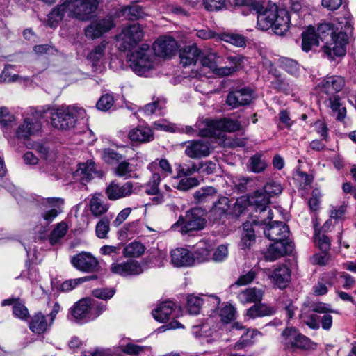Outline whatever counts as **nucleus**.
<instances>
[{
	"label": "nucleus",
	"instance_id": "obj_1",
	"mask_svg": "<svg viewBox=\"0 0 356 356\" xmlns=\"http://www.w3.org/2000/svg\"><path fill=\"white\" fill-rule=\"evenodd\" d=\"M266 224L264 235L269 240L274 241L265 254L266 259L273 261L282 256L292 253L293 244L288 240L290 234L289 226L282 221H272Z\"/></svg>",
	"mask_w": 356,
	"mask_h": 356
},
{
	"label": "nucleus",
	"instance_id": "obj_2",
	"mask_svg": "<svg viewBox=\"0 0 356 356\" xmlns=\"http://www.w3.org/2000/svg\"><path fill=\"white\" fill-rule=\"evenodd\" d=\"M331 23L318 25L316 33L318 39L324 42L323 52L328 58L333 60L335 56H343L346 52L349 37L342 30L338 31Z\"/></svg>",
	"mask_w": 356,
	"mask_h": 356
},
{
	"label": "nucleus",
	"instance_id": "obj_3",
	"mask_svg": "<svg viewBox=\"0 0 356 356\" xmlns=\"http://www.w3.org/2000/svg\"><path fill=\"white\" fill-rule=\"evenodd\" d=\"M207 211L200 207H195L186 211L184 216H180L178 220L172 225V229L180 227L182 234H190L193 232L204 228Z\"/></svg>",
	"mask_w": 356,
	"mask_h": 356
},
{
	"label": "nucleus",
	"instance_id": "obj_4",
	"mask_svg": "<svg viewBox=\"0 0 356 356\" xmlns=\"http://www.w3.org/2000/svg\"><path fill=\"white\" fill-rule=\"evenodd\" d=\"M85 111L75 106H61L50 111L51 123L58 129H69L75 126L78 118L82 117Z\"/></svg>",
	"mask_w": 356,
	"mask_h": 356
},
{
	"label": "nucleus",
	"instance_id": "obj_5",
	"mask_svg": "<svg viewBox=\"0 0 356 356\" xmlns=\"http://www.w3.org/2000/svg\"><path fill=\"white\" fill-rule=\"evenodd\" d=\"M248 204L254 207L255 218L253 220L256 225H265L267 220H272L273 213L269 209L270 198L264 191V190H258L253 193L252 195L248 197Z\"/></svg>",
	"mask_w": 356,
	"mask_h": 356
},
{
	"label": "nucleus",
	"instance_id": "obj_6",
	"mask_svg": "<svg viewBox=\"0 0 356 356\" xmlns=\"http://www.w3.org/2000/svg\"><path fill=\"white\" fill-rule=\"evenodd\" d=\"M144 31L138 23L129 24L124 27L116 36L118 49L121 51H131L143 40Z\"/></svg>",
	"mask_w": 356,
	"mask_h": 356
},
{
	"label": "nucleus",
	"instance_id": "obj_7",
	"mask_svg": "<svg viewBox=\"0 0 356 356\" xmlns=\"http://www.w3.org/2000/svg\"><path fill=\"white\" fill-rule=\"evenodd\" d=\"M236 6H245L250 8V10L255 11L257 14V26L262 31L273 29V22L275 17L274 10H264L260 0H234Z\"/></svg>",
	"mask_w": 356,
	"mask_h": 356
},
{
	"label": "nucleus",
	"instance_id": "obj_8",
	"mask_svg": "<svg viewBox=\"0 0 356 356\" xmlns=\"http://www.w3.org/2000/svg\"><path fill=\"white\" fill-rule=\"evenodd\" d=\"M101 0H66L70 15L81 21L89 20L96 12Z\"/></svg>",
	"mask_w": 356,
	"mask_h": 356
},
{
	"label": "nucleus",
	"instance_id": "obj_9",
	"mask_svg": "<svg viewBox=\"0 0 356 356\" xmlns=\"http://www.w3.org/2000/svg\"><path fill=\"white\" fill-rule=\"evenodd\" d=\"M152 58V50L148 47H142L132 53L131 67L138 75H145L153 67Z\"/></svg>",
	"mask_w": 356,
	"mask_h": 356
},
{
	"label": "nucleus",
	"instance_id": "obj_10",
	"mask_svg": "<svg viewBox=\"0 0 356 356\" xmlns=\"http://www.w3.org/2000/svg\"><path fill=\"white\" fill-rule=\"evenodd\" d=\"M282 343L286 348L308 350L312 348V341L295 327H286L282 332Z\"/></svg>",
	"mask_w": 356,
	"mask_h": 356
},
{
	"label": "nucleus",
	"instance_id": "obj_11",
	"mask_svg": "<svg viewBox=\"0 0 356 356\" xmlns=\"http://www.w3.org/2000/svg\"><path fill=\"white\" fill-rule=\"evenodd\" d=\"M71 264L79 271L88 273H95L101 269L97 259L88 252H81L73 256Z\"/></svg>",
	"mask_w": 356,
	"mask_h": 356
},
{
	"label": "nucleus",
	"instance_id": "obj_12",
	"mask_svg": "<svg viewBox=\"0 0 356 356\" xmlns=\"http://www.w3.org/2000/svg\"><path fill=\"white\" fill-rule=\"evenodd\" d=\"M115 25L114 18L111 15L99 17L85 29V35L92 40L98 38L111 30Z\"/></svg>",
	"mask_w": 356,
	"mask_h": 356
},
{
	"label": "nucleus",
	"instance_id": "obj_13",
	"mask_svg": "<svg viewBox=\"0 0 356 356\" xmlns=\"http://www.w3.org/2000/svg\"><path fill=\"white\" fill-rule=\"evenodd\" d=\"M253 91L245 87L230 91L226 99V104L231 108L250 104L252 99Z\"/></svg>",
	"mask_w": 356,
	"mask_h": 356
},
{
	"label": "nucleus",
	"instance_id": "obj_14",
	"mask_svg": "<svg viewBox=\"0 0 356 356\" xmlns=\"http://www.w3.org/2000/svg\"><path fill=\"white\" fill-rule=\"evenodd\" d=\"M134 185L131 181H127L120 186L117 182L113 181L106 187L105 193L108 200L115 201L127 196L133 193Z\"/></svg>",
	"mask_w": 356,
	"mask_h": 356
},
{
	"label": "nucleus",
	"instance_id": "obj_15",
	"mask_svg": "<svg viewBox=\"0 0 356 356\" xmlns=\"http://www.w3.org/2000/svg\"><path fill=\"white\" fill-rule=\"evenodd\" d=\"M111 271L123 277L137 275L143 272L141 265L136 261L130 260L122 263H113Z\"/></svg>",
	"mask_w": 356,
	"mask_h": 356
},
{
	"label": "nucleus",
	"instance_id": "obj_16",
	"mask_svg": "<svg viewBox=\"0 0 356 356\" xmlns=\"http://www.w3.org/2000/svg\"><path fill=\"white\" fill-rule=\"evenodd\" d=\"M177 48V42L172 37H163L157 39L153 44L154 54L161 58L172 56Z\"/></svg>",
	"mask_w": 356,
	"mask_h": 356
},
{
	"label": "nucleus",
	"instance_id": "obj_17",
	"mask_svg": "<svg viewBox=\"0 0 356 356\" xmlns=\"http://www.w3.org/2000/svg\"><path fill=\"white\" fill-rule=\"evenodd\" d=\"M70 312L76 321L87 322L91 320L90 298H83L79 300L70 308Z\"/></svg>",
	"mask_w": 356,
	"mask_h": 356
},
{
	"label": "nucleus",
	"instance_id": "obj_18",
	"mask_svg": "<svg viewBox=\"0 0 356 356\" xmlns=\"http://www.w3.org/2000/svg\"><path fill=\"white\" fill-rule=\"evenodd\" d=\"M75 176L79 177L82 183L88 182L95 177H102L103 172L96 169L95 163L88 161L86 163H80L75 172Z\"/></svg>",
	"mask_w": 356,
	"mask_h": 356
},
{
	"label": "nucleus",
	"instance_id": "obj_19",
	"mask_svg": "<svg viewBox=\"0 0 356 356\" xmlns=\"http://www.w3.org/2000/svg\"><path fill=\"white\" fill-rule=\"evenodd\" d=\"M42 128L41 123L33 118H27L24 120L16 132L17 136L20 139H27L30 136L36 135Z\"/></svg>",
	"mask_w": 356,
	"mask_h": 356
},
{
	"label": "nucleus",
	"instance_id": "obj_20",
	"mask_svg": "<svg viewBox=\"0 0 356 356\" xmlns=\"http://www.w3.org/2000/svg\"><path fill=\"white\" fill-rule=\"evenodd\" d=\"M170 257L172 264L176 267L190 266L194 263V255L183 248L172 250Z\"/></svg>",
	"mask_w": 356,
	"mask_h": 356
},
{
	"label": "nucleus",
	"instance_id": "obj_21",
	"mask_svg": "<svg viewBox=\"0 0 356 356\" xmlns=\"http://www.w3.org/2000/svg\"><path fill=\"white\" fill-rule=\"evenodd\" d=\"M185 154L191 159H201L210 154L209 144L201 140L189 142L185 149Z\"/></svg>",
	"mask_w": 356,
	"mask_h": 356
},
{
	"label": "nucleus",
	"instance_id": "obj_22",
	"mask_svg": "<svg viewBox=\"0 0 356 356\" xmlns=\"http://www.w3.org/2000/svg\"><path fill=\"white\" fill-rule=\"evenodd\" d=\"M273 31L277 35H284L289 29L290 15L285 10L275 8Z\"/></svg>",
	"mask_w": 356,
	"mask_h": 356
},
{
	"label": "nucleus",
	"instance_id": "obj_23",
	"mask_svg": "<svg viewBox=\"0 0 356 356\" xmlns=\"http://www.w3.org/2000/svg\"><path fill=\"white\" fill-rule=\"evenodd\" d=\"M128 137L131 141L139 143H149L154 138L152 129L149 127L143 125H140L131 129Z\"/></svg>",
	"mask_w": 356,
	"mask_h": 356
},
{
	"label": "nucleus",
	"instance_id": "obj_24",
	"mask_svg": "<svg viewBox=\"0 0 356 356\" xmlns=\"http://www.w3.org/2000/svg\"><path fill=\"white\" fill-rule=\"evenodd\" d=\"M344 85L345 81L340 76H327L321 81L322 91L332 96L341 91Z\"/></svg>",
	"mask_w": 356,
	"mask_h": 356
},
{
	"label": "nucleus",
	"instance_id": "obj_25",
	"mask_svg": "<svg viewBox=\"0 0 356 356\" xmlns=\"http://www.w3.org/2000/svg\"><path fill=\"white\" fill-rule=\"evenodd\" d=\"M312 311L317 314H324L320 322L322 328L325 330H329L332 325V316L330 314L339 313L337 311L332 309L330 305L323 302L314 305L312 307Z\"/></svg>",
	"mask_w": 356,
	"mask_h": 356
},
{
	"label": "nucleus",
	"instance_id": "obj_26",
	"mask_svg": "<svg viewBox=\"0 0 356 356\" xmlns=\"http://www.w3.org/2000/svg\"><path fill=\"white\" fill-rule=\"evenodd\" d=\"M200 50L196 44L186 46L179 51L180 63L183 67L195 65L200 56Z\"/></svg>",
	"mask_w": 356,
	"mask_h": 356
},
{
	"label": "nucleus",
	"instance_id": "obj_27",
	"mask_svg": "<svg viewBox=\"0 0 356 356\" xmlns=\"http://www.w3.org/2000/svg\"><path fill=\"white\" fill-rule=\"evenodd\" d=\"M270 278L275 285L283 289L291 280V270L286 265H279L273 270Z\"/></svg>",
	"mask_w": 356,
	"mask_h": 356
},
{
	"label": "nucleus",
	"instance_id": "obj_28",
	"mask_svg": "<svg viewBox=\"0 0 356 356\" xmlns=\"http://www.w3.org/2000/svg\"><path fill=\"white\" fill-rule=\"evenodd\" d=\"M254 222H245L242 225V233L239 246L243 250L249 249L255 243V231L253 228ZM255 225H257L255 224Z\"/></svg>",
	"mask_w": 356,
	"mask_h": 356
},
{
	"label": "nucleus",
	"instance_id": "obj_29",
	"mask_svg": "<svg viewBox=\"0 0 356 356\" xmlns=\"http://www.w3.org/2000/svg\"><path fill=\"white\" fill-rule=\"evenodd\" d=\"M175 307V304L172 301L163 302L152 311V315L157 321L163 323L170 318Z\"/></svg>",
	"mask_w": 356,
	"mask_h": 356
},
{
	"label": "nucleus",
	"instance_id": "obj_30",
	"mask_svg": "<svg viewBox=\"0 0 356 356\" xmlns=\"http://www.w3.org/2000/svg\"><path fill=\"white\" fill-rule=\"evenodd\" d=\"M276 312V309L264 303H256L250 307L246 312V315L251 318L262 317L266 316H272Z\"/></svg>",
	"mask_w": 356,
	"mask_h": 356
},
{
	"label": "nucleus",
	"instance_id": "obj_31",
	"mask_svg": "<svg viewBox=\"0 0 356 356\" xmlns=\"http://www.w3.org/2000/svg\"><path fill=\"white\" fill-rule=\"evenodd\" d=\"M319 39L313 26H309L302 33V49L309 52L312 47L318 46Z\"/></svg>",
	"mask_w": 356,
	"mask_h": 356
},
{
	"label": "nucleus",
	"instance_id": "obj_32",
	"mask_svg": "<svg viewBox=\"0 0 356 356\" xmlns=\"http://www.w3.org/2000/svg\"><path fill=\"white\" fill-rule=\"evenodd\" d=\"M264 291L255 287L248 288L241 291L238 298L243 304L260 302L263 298Z\"/></svg>",
	"mask_w": 356,
	"mask_h": 356
},
{
	"label": "nucleus",
	"instance_id": "obj_33",
	"mask_svg": "<svg viewBox=\"0 0 356 356\" xmlns=\"http://www.w3.org/2000/svg\"><path fill=\"white\" fill-rule=\"evenodd\" d=\"M217 194V190L213 186L202 187L193 194V201L195 204H204L213 199Z\"/></svg>",
	"mask_w": 356,
	"mask_h": 356
},
{
	"label": "nucleus",
	"instance_id": "obj_34",
	"mask_svg": "<svg viewBox=\"0 0 356 356\" xmlns=\"http://www.w3.org/2000/svg\"><path fill=\"white\" fill-rule=\"evenodd\" d=\"M108 209L109 204L102 199L100 194L94 195L90 200V211L95 217L104 215Z\"/></svg>",
	"mask_w": 356,
	"mask_h": 356
},
{
	"label": "nucleus",
	"instance_id": "obj_35",
	"mask_svg": "<svg viewBox=\"0 0 356 356\" xmlns=\"http://www.w3.org/2000/svg\"><path fill=\"white\" fill-rule=\"evenodd\" d=\"M49 326L50 325L47 322L45 316L41 312L33 315L29 322V329L33 332L38 334L46 332Z\"/></svg>",
	"mask_w": 356,
	"mask_h": 356
},
{
	"label": "nucleus",
	"instance_id": "obj_36",
	"mask_svg": "<svg viewBox=\"0 0 356 356\" xmlns=\"http://www.w3.org/2000/svg\"><path fill=\"white\" fill-rule=\"evenodd\" d=\"M329 105L338 121H343L346 115V108L340 103L338 96L334 95L329 98Z\"/></svg>",
	"mask_w": 356,
	"mask_h": 356
},
{
	"label": "nucleus",
	"instance_id": "obj_37",
	"mask_svg": "<svg viewBox=\"0 0 356 356\" xmlns=\"http://www.w3.org/2000/svg\"><path fill=\"white\" fill-rule=\"evenodd\" d=\"M67 9H68V5H67L65 0L63 4L54 8L47 15V24L50 27L56 26L57 23L62 20L64 16V13Z\"/></svg>",
	"mask_w": 356,
	"mask_h": 356
},
{
	"label": "nucleus",
	"instance_id": "obj_38",
	"mask_svg": "<svg viewBox=\"0 0 356 356\" xmlns=\"http://www.w3.org/2000/svg\"><path fill=\"white\" fill-rule=\"evenodd\" d=\"M278 65L280 68L293 76H297L299 74L300 65L294 59L280 57L278 59Z\"/></svg>",
	"mask_w": 356,
	"mask_h": 356
},
{
	"label": "nucleus",
	"instance_id": "obj_39",
	"mask_svg": "<svg viewBox=\"0 0 356 356\" xmlns=\"http://www.w3.org/2000/svg\"><path fill=\"white\" fill-rule=\"evenodd\" d=\"M67 228V225L65 222L62 221L58 223L49 235L50 244L55 245L60 243L61 239L66 235Z\"/></svg>",
	"mask_w": 356,
	"mask_h": 356
},
{
	"label": "nucleus",
	"instance_id": "obj_40",
	"mask_svg": "<svg viewBox=\"0 0 356 356\" xmlns=\"http://www.w3.org/2000/svg\"><path fill=\"white\" fill-rule=\"evenodd\" d=\"M122 15L129 20H137L143 18L145 13L142 6L138 5L127 6L122 8Z\"/></svg>",
	"mask_w": 356,
	"mask_h": 356
},
{
	"label": "nucleus",
	"instance_id": "obj_41",
	"mask_svg": "<svg viewBox=\"0 0 356 356\" xmlns=\"http://www.w3.org/2000/svg\"><path fill=\"white\" fill-rule=\"evenodd\" d=\"M216 124L218 134L220 135V131L225 132H234L241 129V124L238 121L230 119H220L214 122Z\"/></svg>",
	"mask_w": 356,
	"mask_h": 356
},
{
	"label": "nucleus",
	"instance_id": "obj_42",
	"mask_svg": "<svg viewBox=\"0 0 356 356\" xmlns=\"http://www.w3.org/2000/svg\"><path fill=\"white\" fill-rule=\"evenodd\" d=\"M145 246L140 242L134 241L127 245L124 250V255L127 257H138L145 252Z\"/></svg>",
	"mask_w": 356,
	"mask_h": 356
},
{
	"label": "nucleus",
	"instance_id": "obj_43",
	"mask_svg": "<svg viewBox=\"0 0 356 356\" xmlns=\"http://www.w3.org/2000/svg\"><path fill=\"white\" fill-rule=\"evenodd\" d=\"M221 58L217 53L213 51L203 54L201 58V63L203 66L210 68L213 72L218 64L220 63Z\"/></svg>",
	"mask_w": 356,
	"mask_h": 356
},
{
	"label": "nucleus",
	"instance_id": "obj_44",
	"mask_svg": "<svg viewBox=\"0 0 356 356\" xmlns=\"http://www.w3.org/2000/svg\"><path fill=\"white\" fill-rule=\"evenodd\" d=\"M259 334H260V332L256 330L246 329L245 332L241 335L240 340L236 343L235 348L241 350L252 344L254 343L253 338Z\"/></svg>",
	"mask_w": 356,
	"mask_h": 356
},
{
	"label": "nucleus",
	"instance_id": "obj_45",
	"mask_svg": "<svg viewBox=\"0 0 356 356\" xmlns=\"http://www.w3.org/2000/svg\"><path fill=\"white\" fill-rule=\"evenodd\" d=\"M205 127L199 129L197 135L201 137H217L219 136L216 124V120L206 119L204 122Z\"/></svg>",
	"mask_w": 356,
	"mask_h": 356
},
{
	"label": "nucleus",
	"instance_id": "obj_46",
	"mask_svg": "<svg viewBox=\"0 0 356 356\" xmlns=\"http://www.w3.org/2000/svg\"><path fill=\"white\" fill-rule=\"evenodd\" d=\"M204 300L194 295H189L187 297V309L191 314L197 315L200 313L203 305Z\"/></svg>",
	"mask_w": 356,
	"mask_h": 356
},
{
	"label": "nucleus",
	"instance_id": "obj_47",
	"mask_svg": "<svg viewBox=\"0 0 356 356\" xmlns=\"http://www.w3.org/2000/svg\"><path fill=\"white\" fill-rule=\"evenodd\" d=\"M248 168L252 172L259 173L266 169V163L260 154H255L250 158Z\"/></svg>",
	"mask_w": 356,
	"mask_h": 356
},
{
	"label": "nucleus",
	"instance_id": "obj_48",
	"mask_svg": "<svg viewBox=\"0 0 356 356\" xmlns=\"http://www.w3.org/2000/svg\"><path fill=\"white\" fill-rule=\"evenodd\" d=\"M110 230V220L107 217H102L97 223L96 235L99 238H105Z\"/></svg>",
	"mask_w": 356,
	"mask_h": 356
},
{
	"label": "nucleus",
	"instance_id": "obj_49",
	"mask_svg": "<svg viewBox=\"0 0 356 356\" xmlns=\"http://www.w3.org/2000/svg\"><path fill=\"white\" fill-rule=\"evenodd\" d=\"M102 156L104 161L109 164L120 162L124 159L123 155L110 148L104 149Z\"/></svg>",
	"mask_w": 356,
	"mask_h": 356
},
{
	"label": "nucleus",
	"instance_id": "obj_50",
	"mask_svg": "<svg viewBox=\"0 0 356 356\" xmlns=\"http://www.w3.org/2000/svg\"><path fill=\"white\" fill-rule=\"evenodd\" d=\"M302 322L312 330H318L320 327V317L316 314H304L300 315Z\"/></svg>",
	"mask_w": 356,
	"mask_h": 356
},
{
	"label": "nucleus",
	"instance_id": "obj_51",
	"mask_svg": "<svg viewBox=\"0 0 356 356\" xmlns=\"http://www.w3.org/2000/svg\"><path fill=\"white\" fill-rule=\"evenodd\" d=\"M175 165L177 172V178L188 177L192 175L195 172H199L198 165L195 163H193L191 167H186V165L180 163L175 164Z\"/></svg>",
	"mask_w": 356,
	"mask_h": 356
},
{
	"label": "nucleus",
	"instance_id": "obj_52",
	"mask_svg": "<svg viewBox=\"0 0 356 356\" xmlns=\"http://www.w3.org/2000/svg\"><path fill=\"white\" fill-rule=\"evenodd\" d=\"M314 241L322 253H327L330 249V240L329 237L325 234L315 233Z\"/></svg>",
	"mask_w": 356,
	"mask_h": 356
},
{
	"label": "nucleus",
	"instance_id": "obj_53",
	"mask_svg": "<svg viewBox=\"0 0 356 356\" xmlns=\"http://www.w3.org/2000/svg\"><path fill=\"white\" fill-rule=\"evenodd\" d=\"M221 39L236 47H241L245 45V38L240 34L225 33L222 35Z\"/></svg>",
	"mask_w": 356,
	"mask_h": 356
},
{
	"label": "nucleus",
	"instance_id": "obj_54",
	"mask_svg": "<svg viewBox=\"0 0 356 356\" xmlns=\"http://www.w3.org/2000/svg\"><path fill=\"white\" fill-rule=\"evenodd\" d=\"M200 184L196 177H186L181 179L177 184L176 188L181 191H187Z\"/></svg>",
	"mask_w": 356,
	"mask_h": 356
},
{
	"label": "nucleus",
	"instance_id": "obj_55",
	"mask_svg": "<svg viewBox=\"0 0 356 356\" xmlns=\"http://www.w3.org/2000/svg\"><path fill=\"white\" fill-rule=\"evenodd\" d=\"M161 182V175L159 173H154L147 184L145 192L148 195H156L159 193V185Z\"/></svg>",
	"mask_w": 356,
	"mask_h": 356
},
{
	"label": "nucleus",
	"instance_id": "obj_56",
	"mask_svg": "<svg viewBox=\"0 0 356 356\" xmlns=\"http://www.w3.org/2000/svg\"><path fill=\"white\" fill-rule=\"evenodd\" d=\"M248 205L249 204L246 197L242 196L238 198L233 205L232 214L236 218L239 217L245 212Z\"/></svg>",
	"mask_w": 356,
	"mask_h": 356
},
{
	"label": "nucleus",
	"instance_id": "obj_57",
	"mask_svg": "<svg viewBox=\"0 0 356 356\" xmlns=\"http://www.w3.org/2000/svg\"><path fill=\"white\" fill-rule=\"evenodd\" d=\"M13 313L15 317L22 320H26L29 316L28 309L24 303L19 301V299L14 304Z\"/></svg>",
	"mask_w": 356,
	"mask_h": 356
},
{
	"label": "nucleus",
	"instance_id": "obj_58",
	"mask_svg": "<svg viewBox=\"0 0 356 356\" xmlns=\"http://www.w3.org/2000/svg\"><path fill=\"white\" fill-rule=\"evenodd\" d=\"M236 309L230 304L225 305L219 312V315L222 322L229 323L235 317Z\"/></svg>",
	"mask_w": 356,
	"mask_h": 356
},
{
	"label": "nucleus",
	"instance_id": "obj_59",
	"mask_svg": "<svg viewBox=\"0 0 356 356\" xmlns=\"http://www.w3.org/2000/svg\"><path fill=\"white\" fill-rule=\"evenodd\" d=\"M114 103V98L111 94L103 95L97 101L96 106L99 110L106 111L111 108Z\"/></svg>",
	"mask_w": 356,
	"mask_h": 356
},
{
	"label": "nucleus",
	"instance_id": "obj_60",
	"mask_svg": "<svg viewBox=\"0 0 356 356\" xmlns=\"http://www.w3.org/2000/svg\"><path fill=\"white\" fill-rule=\"evenodd\" d=\"M264 191L270 198V197L280 194L282 191L281 185L277 182L271 181L267 183L264 188Z\"/></svg>",
	"mask_w": 356,
	"mask_h": 356
},
{
	"label": "nucleus",
	"instance_id": "obj_61",
	"mask_svg": "<svg viewBox=\"0 0 356 356\" xmlns=\"http://www.w3.org/2000/svg\"><path fill=\"white\" fill-rule=\"evenodd\" d=\"M90 307L91 309V320L99 316L105 309L106 305L95 300L90 299Z\"/></svg>",
	"mask_w": 356,
	"mask_h": 356
},
{
	"label": "nucleus",
	"instance_id": "obj_62",
	"mask_svg": "<svg viewBox=\"0 0 356 356\" xmlns=\"http://www.w3.org/2000/svg\"><path fill=\"white\" fill-rule=\"evenodd\" d=\"M106 43L101 42L88 54V58L93 63L97 62L104 56Z\"/></svg>",
	"mask_w": 356,
	"mask_h": 356
},
{
	"label": "nucleus",
	"instance_id": "obj_63",
	"mask_svg": "<svg viewBox=\"0 0 356 356\" xmlns=\"http://www.w3.org/2000/svg\"><path fill=\"white\" fill-rule=\"evenodd\" d=\"M229 199L226 197H221L218 202L214 203L213 212L218 213L219 215L225 214L228 209Z\"/></svg>",
	"mask_w": 356,
	"mask_h": 356
},
{
	"label": "nucleus",
	"instance_id": "obj_64",
	"mask_svg": "<svg viewBox=\"0 0 356 356\" xmlns=\"http://www.w3.org/2000/svg\"><path fill=\"white\" fill-rule=\"evenodd\" d=\"M131 172L130 163L126 161H120L115 169V173L119 177H130Z\"/></svg>",
	"mask_w": 356,
	"mask_h": 356
}]
</instances>
